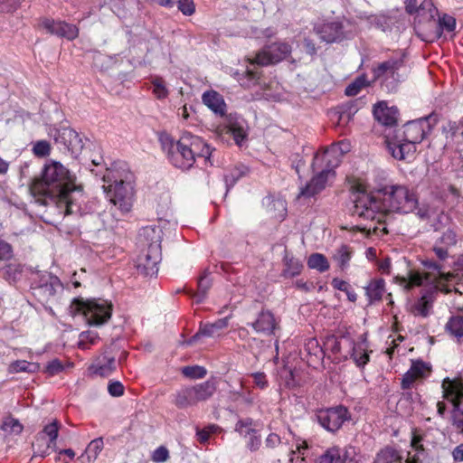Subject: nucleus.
Returning a JSON list of instances; mask_svg holds the SVG:
<instances>
[{
	"instance_id": "nucleus-55",
	"label": "nucleus",
	"mask_w": 463,
	"mask_h": 463,
	"mask_svg": "<svg viewBox=\"0 0 463 463\" xmlns=\"http://www.w3.org/2000/svg\"><path fill=\"white\" fill-rule=\"evenodd\" d=\"M437 241L446 247L455 246L458 241L457 234L452 229H448Z\"/></svg>"
},
{
	"instance_id": "nucleus-63",
	"label": "nucleus",
	"mask_w": 463,
	"mask_h": 463,
	"mask_svg": "<svg viewBox=\"0 0 463 463\" xmlns=\"http://www.w3.org/2000/svg\"><path fill=\"white\" fill-rule=\"evenodd\" d=\"M438 241H436L435 245L433 246V252L437 256L439 261L446 260L449 257L448 248L446 246L439 245Z\"/></svg>"
},
{
	"instance_id": "nucleus-36",
	"label": "nucleus",
	"mask_w": 463,
	"mask_h": 463,
	"mask_svg": "<svg viewBox=\"0 0 463 463\" xmlns=\"http://www.w3.org/2000/svg\"><path fill=\"white\" fill-rule=\"evenodd\" d=\"M234 430L242 438L247 439L257 430L256 422L250 418L238 420Z\"/></svg>"
},
{
	"instance_id": "nucleus-1",
	"label": "nucleus",
	"mask_w": 463,
	"mask_h": 463,
	"mask_svg": "<svg viewBox=\"0 0 463 463\" xmlns=\"http://www.w3.org/2000/svg\"><path fill=\"white\" fill-rule=\"evenodd\" d=\"M418 197L404 185L385 186L382 197L357 192L354 199L353 215L381 223L392 213L407 214L418 207Z\"/></svg>"
},
{
	"instance_id": "nucleus-4",
	"label": "nucleus",
	"mask_w": 463,
	"mask_h": 463,
	"mask_svg": "<svg viewBox=\"0 0 463 463\" xmlns=\"http://www.w3.org/2000/svg\"><path fill=\"white\" fill-rule=\"evenodd\" d=\"M133 175L125 162L111 163L103 175L102 189L107 200L122 213L131 210L134 198Z\"/></svg>"
},
{
	"instance_id": "nucleus-49",
	"label": "nucleus",
	"mask_w": 463,
	"mask_h": 463,
	"mask_svg": "<svg viewBox=\"0 0 463 463\" xmlns=\"http://www.w3.org/2000/svg\"><path fill=\"white\" fill-rule=\"evenodd\" d=\"M153 93L154 95L159 99H163L168 96V90L165 86V83L162 78H155L152 80Z\"/></svg>"
},
{
	"instance_id": "nucleus-22",
	"label": "nucleus",
	"mask_w": 463,
	"mask_h": 463,
	"mask_svg": "<svg viewBox=\"0 0 463 463\" xmlns=\"http://www.w3.org/2000/svg\"><path fill=\"white\" fill-rule=\"evenodd\" d=\"M354 340V338L350 334H345L338 337L332 335L327 337L326 345L337 358L347 360L351 354Z\"/></svg>"
},
{
	"instance_id": "nucleus-10",
	"label": "nucleus",
	"mask_w": 463,
	"mask_h": 463,
	"mask_svg": "<svg viewBox=\"0 0 463 463\" xmlns=\"http://www.w3.org/2000/svg\"><path fill=\"white\" fill-rule=\"evenodd\" d=\"M443 397L453 404L451 412L452 425L458 433H463V381L461 379L445 378L441 383Z\"/></svg>"
},
{
	"instance_id": "nucleus-40",
	"label": "nucleus",
	"mask_w": 463,
	"mask_h": 463,
	"mask_svg": "<svg viewBox=\"0 0 463 463\" xmlns=\"http://www.w3.org/2000/svg\"><path fill=\"white\" fill-rule=\"evenodd\" d=\"M40 366L35 363H29L24 360H17L9 364L8 372L10 373H17L22 372L35 373L39 370Z\"/></svg>"
},
{
	"instance_id": "nucleus-60",
	"label": "nucleus",
	"mask_w": 463,
	"mask_h": 463,
	"mask_svg": "<svg viewBox=\"0 0 463 463\" xmlns=\"http://www.w3.org/2000/svg\"><path fill=\"white\" fill-rule=\"evenodd\" d=\"M418 380V377L413 373L411 368L403 374L402 379V388L403 390L410 389L413 386L414 383Z\"/></svg>"
},
{
	"instance_id": "nucleus-62",
	"label": "nucleus",
	"mask_w": 463,
	"mask_h": 463,
	"mask_svg": "<svg viewBox=\"0 0 463 463\" xmlns=\"http://www.w3.org/2000/svg\"><path fill=\"white\" fill-rule=\"evenodd\" d=\"M20 273V269L17 266L7 265L4 269L5 279L9 282H14L17 279V275Z\"/></svg>"
},
{
	"instance_id": "nucleus-31",
	"label": "nucleus",
	"mask_w": 463,
	"mask_h": 463,
	"mask_svg": "<svg viewBox=\"0 0 463 463\" xmlns=\"http://www.w3.org/2000/svg\"><path fill=\"white\" fill-rule=\"evenodd\" d=\"M364 290L370 303L379 301L385 292V281L381 278L372 279Z\"/></svg>"
},
{
	"instance_id": "nucleus-33",
	"label": "nucleus",
	"mask_w": 463,
	"mask_h": 463,
	"mask_svg": "<svg viewBox=\"0 0 463 463\" xmlns=\"http://www.w3.org/2000/svg\"><path fill=\"white\" fill-rule=\"evenodd\" d=\"M415 15L420 23L422 21L431 22L438 15V8L431 0H423L419 5Z\"/></svg>"
},
{
	"instance_id": "nucleus-14",
	"label": "nucleus",
	"mask_w": 463,
	"mask_h": 463,
	"mask_svg": "<svg viewBox=\"0 0 463 463\" xmlns=\"http://www.w3.org/2000/svg\"><path fill=\"white\" fill-rule=\"evenodd\" d=\"M41 26L48 33L58 37L74 40L78 37L79 30L74 24H68L60 20L52 18H43L41 21Z\"/></svg>"
},
{
	"instance_id": "nucleus-39",
	"label": "nucleus",
	"mask_w": 463,
	"mask_h": 463,
	"mask_svg": "<svg viewBox=\"0 0 463 463\" xmlns=\"http://www.w3.org/2000/svg\"><path fill=\"white\" fill-rule=\"evenodd\" d=\"M284 262L286 268L283 270V274L285 277L292 278L300 274L303 269L301 260L286 255L284 258Z\"/></svg>"
},
{
	"instance_id": "nucleus-9",
	"label": "nucleus",
	"mask_w": 463,
	"mask_h": 463,
	"mask_svg": "<svg viewBox=\"0 0 463 463\" xmlns=\"http://www.w3.org/2000/svg\"><path fill=\"white\" fill-rule=\"evenodd\" d=\"M216 383L208 380L192 386H185L174 394V404L180 409H186L206 402L216 392Z\"/></svg>"
},
{
	"instance_id": "nucleus-53",
	"label": "nucleus",
	"mask_w": 463,
	"mask_h": 463,
	"mask_svg": "<svg viewBox=\"0 0 463 463\" xmlns=\"http://www.w3.org/2000/svg\"><path fill=\"white\" fill-rule=\"evenodd\" d=\"M364 86H366V79L364 77H358L346 87L345 94L347 96H355Z\"/></svg>"
},
{
	"instance_id": "nucleus-2",
	"label": "nucleus",
	"mask_w": 463,
	"mask_h": 463,
	"mask_svg": "<svg viewBox=\"0 0 463 463\" xmlns=\"http://www.w3.org/2000/svg\"><path fill=\"white\" fill-rule=\"evenodd\" d=\"M422 264L427 268V272L411 270L408 277L396 276L394 279L398 285L407 290L422 285L430 287V291L423 294L410 307L411 313L414 316L427 317L432 309L433 293L451 292L455 288L456 275L452 272H444L442 265L431 260H423Z\"/></svg>"
},
{
	"instance_id": "nucleus-35",
	"label": "nucleus",
	"mask_w": 463,
	"mask_h": 463,
	"mask_svg": "<svg viewBox=\"0 0 463 463\" xmlns=\"http://www.w3.org/2000/svg\"><path fill=\"white\" fill-rule=\"evenodd\" d=\"M446 331L453 336L457 342H463V317H451L446 324Z\"/></svg>"
},
{
	"instance_id": "nucleus-28",
	"label": "nucleus",
	"mask_w": 463,
	"mask_h": 463,
	"mask_svg": "<svg viewBox=\"0 0 463 463\" xmlns=\"http://www.w3.org/2000/svg\"><path fill=\"white\" fill-rule=\"evenodd\" d=\"M228 320L229 318L228 317H224V318H221V319H218L217 321H215L214 323H212V324H205L203 326H201L200 329H199V332L194 335L189 341H188V345H192L193 343H194L201 335H203V336H209V337H212V336H215L216 335L219 334V332L227 327L228 326Z\"/></svg>"
},
{
	"instance_id": "nucleus-30",
	"label": "nucleus",
	"mask_w": 463,
	"mask_h": 463,
	"mask_svg": "<svg viewBox=\"0 0 463 463\" xmlns=\"http://www.w3.org/2000/svg\"><path fill=\"white\" fill-rule=\"evenodd\" d=\"M203 102L215 114L223 115L225 112V102L222 97L214 90L205 91L202 96Z\"/></svg>"
},
{
	"instance_id": "nucleus-56",
	"label": "nucleus",
	"mask_w": 463,
	"mask_h": 463,
	"mask_svg": "<svg viewBox=\"0 0 463 463\" xmlns=\"http://www.w3.org/2000/svg\"><path fill=\"white\" fill-rule=\"evenodd\" d=\"M177 8L186 16H191L195 13V5L193 0H178Z\"/></svg>"
},
{
	"instance_id": "nucleus-15",
	"label": "nucleus",
	"mask_w": 463,
	"mask_h": 463,
	"mask_svg": "<svg viewBox=\"0 0 463 463\" xmlns=\"http://www.w3.org/2000/svg\"><path fill=\"white\" fill-rule=\"evenodd\" d=\"M314 32L317 34L322 42L332 43L341 42L345 39L343 24L338 21L325 22L316 24Z\"/></svg>"
},
{
	"instance_id": "nucleus-45",
	"label": "nucleus",
	"mask_w": 463,
	"mask_h": 463,
	"mask_svg": "<svg viewBox=\"0 0 463 463\" xmlns=\"http://www.w3.org/2000/svg\"><path fill=\"white\" fill-rule=\"evenodd\" d=\"M246 167H234L224 175V182L227 192L235 184V183L245 175Z\"/></svg>"
},
{
	"instance_id": "nucleus-21",
	"label": "nucleus",
	"mask_w": 463,
	"mask_h": 463,
	"mask_svg": "<svg viewBox=\"0 0 463 463\" xmlns=\"http://www.w3.org/2000/svg\"><path fill=\"white\" fill-rule=\"evenodd\" d=\"M373 116L379 123L387 128L384 135L390 132L393 134L396 131L392 128L398 118V109L395 107H388L384 101L379 102L373 108Z\"/></svg>"
},
{
	"instance_id": "nucleus-51",
	"label": "nucleus",
	"mask_w": 463,
	"mask_h": 463,
	"mask_svg": "<svg viewBox=\"0 0 463 463\" xmlns=\"http://www.w3.org/2000/svg\"><path fill=\"white\" fill-rule=\"evenodd\" d=\"M182 373L184 376L193 378V379H201L203 378L207 371L204 367L194 365V366H185L182 369Z\"/></svg>"
},
{
	"instance_id": "nucleus-61",
	"label": "nucleus",
	"mask_w": 463,
	"mask_h": 463,
	"mask_svg": "<svg viewBox=\"0 0 463 463\" xmlns=\"http://www.w3.org/2000/svg\"><path fill=\"white\" fill-rule=\"evenodd\" d=\"M108 392L113 397H119L124 393V386L118 381H112L109 383Z\"/></svg>"
},
{
	"instance_id": "nucleus-42",
	"label": "nucleus",
	"mask_w": 463,
	"mask_h": 463,
	"mask_svg": "<svg viewBox=\"0 0 463 463\" xmlns=\"http://www.w3.org/2000/svg\"><path fill=\"white\" fill-rule=\"evenodd\" d=\"M103 445L104 443L102 439H93L88 445L85 452L79 458V459H83L86 457L89 462L95 461L99 454L101 452Z\"/></svg>"
},
{
	"instance_id": "nucleus-7",
	"label": "nucleus",
	"mask_w": 463,
	"mask_h": 463,
	"mask_svg": "<svg viewBox=\"0 0 463 463\" xmlns=\"http://www.w3.org/2000/svg\"><path fill=\"white\" fill-rule=\"evenodd\" d=\"M69 311L72 316L82 314L89 325L101 326L110 318L112 305L101 298L87 301L75 298L70 305Z\"/></svg>"
},
{
	"instance_id": "nucleus-37",
	"label": "nucleus",
	"mask_w": 463,
	"mask_h": 463,
	"mask_svg": "<svg viewBox=\"0 0 463 463\" xmlns=\"http://www.w3.org/2000/svg\"><path fill=\"white\" fill-rule=\"evenodd\" d=\"M305 351L309 355L308 363H317L324 357V352L315 338L308 339L305 344Z\"/></svg>"
},
{
	"instance_id": "nucleus-50",
	"label": "nucleus",
	"mask_w": 463,
	"mask_h": 463,
	"mask_svg": "<svg viewBox=\"0 0 463 463\" xmlns=\"http://www.w3.org/2000/svg\"><path fill=\"white\" fill-rule=\"evenodd\" d=\"M51 145L46 140L36 141L32 148V151L35 156L45 157L51 154Z\"/></svg>"
},
{
	"instance_id": "nucleus-13",
	"label": "nucleus",
	"mask_w": 463,
	"mask_h": 463,
	"mask_svg": "<svg viewBox=\"0 0 463 463\" xmlns=\"http://www.w3.org/2000/svg\"><path fill=\"white\" fill-rule=\"evenodd\" d=\"M161 260V251L144 248L136 260L137 269L146 277L156 276L158 272V263Z\"/></svg>"
},
{
	"instance_id": "nucleus-59",
	"label": "nucleus",
	"mask_w": 463,
	"mask_h": 463,
	"mask_svg": "<svg viewBox=\"0 0 463 463\" xmlns=\"http://www.w3.org/2000/svg\"><path fill=\"white\" fill-rule=\"evenodd\" d=\"M248 440L246 443V447L250 451H256L260 449L261 445V438L260 434L259 433V430H257L255 433H252L250 436H248Z\"/></svg>"
},
{
	"instance_id": "nucleus-6",
	"label": "nucleus",
	"mask_w": 463,
	"mask_h": 463,
	"mask_svg": "<svg viewBox=\"0 0 463 463\" xmlns=\"http://www.w3.org/2000/svg\"><path fill=\"white\" fill-rule=\"evenodd\" d=\"M75 183V175L71 174L59 161L51 159L46 161L40 178L34 180L31 189L33 192L43 194L54 202Z\"/></svg>"
},
{
	"instance_id": "nucleus-5",
	"label": "nucleus",
	"mask_w": 463,
	"mask_h": 463,
	"mask_svg": "<svg viewBox=\"0 0 463 463\" xmlns=\"http://www.w3.org/2000/svg\"><path fill=\"white\" fill-rule=\"evenodd\" d=\"M431 131L428 118H421L407 122L402 131L396 130L393 134H385V144L388 151L397 160H407L413 157L416 145L421 143Z\"/></svg>"
},
{
	"instance_id": "nucleus-46",
	"label": "nucleus",
	"mask_w": 463,
	"mask_h": 463,
	"mask_svg": "<svg viewBox=\"0 0 463 463\" xmlns=\"http://www.w3.org/2000/svg\"><path fill=\"white\" fill-rule=\"evenodd\" d=\"M456 28V20L452 16L448 14H444L442 17L439 19L438 22V30L435 37L439 38L441 36L442 31L446 30L448 32H453Z\"/></svg>"
},
{
	"instance_id": "nucleus-48",
	"label": "nucleus",
	"mask_w": 463,
	"mask_h": 463,
	"mask_svg": "<svg viewBox=\"0 0 463 463\" xmlns=\"http://www.w3.org/2000/svg\"><path fill=\"white\" fill-rule=\"evenodd\" d=\"M59 422L58 420H54L52 422L47 424L44 428L43 432L49 438V448H54L56 444V439L58 438V432H59Z\"/></svg>"
},
{
	"instance_id": "nucleus-3",
	"label": "nucleus",
	"mask_w": 463,
	"mask_h": 463,
	"mask_svg": "<svg viewBox=\"0 0 463 463\" xmlns=\"http://www.w3.org/2000/svg\"><path fill=\"white\" fill-rule=\"evenodd\" d=\"M159 140L169 162L176 168L190 169L196 156L203 157L211 165L213 164L211 158L214 149L198 136L185 132L175 141L168 135H162Z\"/></svg>"
},
{
	"instance_id": "nucleus-32",
	"label": "nucleus",
	"mask_w": 463,
	"mask_h": 463,
	"mask_svg": "<svg viewBox=\"0 0 463 463\" xmlns=\"http://www.w3.org/2000/svg\"><path fill=\"white\" fill-rule=\"evenodd\" d=\"M402 459L403 457L398 449L385 447L376 454L373 463H402Z\"/></svg>"
},
{
	"instance_id": "nucleus-8",
	"label": "nucleus",
	"mask_w": 463,
	"mask_h": 463,
	"mask_svg": "<svg viewBox=\"0 0 463 463\" xmlns=\"http://www.w3.org/2000/svg\"><path fill=\"white\" fill-rule=\"evenodd\" d=\"M54 203L64 215H84L94 211L93 203L87 199L82 185L77 183L67 189Z\"/></svg>"
},
{
	"instance_id": "nucleus-27",
	"label": "nucleus",
	"mask_w": 463,
	"mask_h": 463,
	"mask_svg": "<svg viewBox=\"0 0 463 463\" xmlns=\"http://www.w3.org/2000/svg\"><path fill=\"white\" fill-rule=\"evenodd\" d=\"M90 370L97 375L107 377L116 370V359L114 356L104 354L95 360Z\"/></svg>"
},
{
	"instance_id": "nucleus-17",
	"label": "nucleus",
	"mask_w": 463,
	"mask_h": 463,
	"mask_svg": "<svg viewBox=\"0 0 463 463\" xmlns=\"http://www.w3.org/2000/svg\"><path fill=\"white\" fill-rule=\"evenodd\" d=\"M330 174L329 170H321L308 183L299 188L298 198H311L321 193L326 187L328 181L333 178Z\"/></svg>"
},
{
	"instance_id": "nucleus-54",
	"label": "nucleus",
	"mask_w": 463,
	"mask_h": 463,
	"mask_svg": "<svg viewBox=\"0 0 463 463\" xmlns=\"http://www.w3.org/2000/svg\"><path fill=\"white\" fill-rule=\"evenodd\" d=\"M92 59L94 66L100 70L107 69L112 61L110 57L99 52H93Z\"/></svg>"
},
{
	"instance_id": "nucleus-34",
	"label": "nucleus",
	"mask_w": 463,
	"mask_h": 463,
	"mask_svg": "<svg viewBox=\"0 0 463 463\" xmlns=\"http://www.w3.org/2000/svg\"><path fill=\"white\" fill-rule=\"evenodd\" d=\"M353 250L348 245L343 244L335 250L333 260L336 261L341 270H345L349 267V262L353 257Z\"/></svg>"
},
{
	"instance_id": "nucleus-52",
	"label": "nucleus",
	"mask_w": 463,
	"mask_h": 463,
	"mask_svg": "<svg viewBox=\"0 0 463 463\" xmlns=\"http://www.w3.org/2000/svg\"><path fill=\"white\" fill-rule=\"evenodd\" d=\"M411 370L415 373L418 379H420L429 374L430 368L428 364L422 361H414L411 364Z\"/></svg>"
},
{
	"instance_id": "nucleus-11",
	"label": "nucleus",
	"mask_w": 463,
	"mask_h": 463,
	"mask_svg": "<svg viewBox=\"0 0 463 463\" xmlns=\"http://www.w3.org/2000/svg\"><path fill=\"white\" fill-rule=\"evenodd\" d=\"M291 50V46L287 43H274L260 51L250 63L260 66L277 63L286 59Z\"/></svg>"
},
{
	"instance_id": "nucleus-18",
	"label": "nucleus",
	"mask_w": 463,
	"mask_h": 463,
	"mask_svg": "<svg viewBox=\"0 0 463 463\" xmlns=\"http://www.w3.org/2000/svg\"><path fill=\"white\" fill-rule=\"evenodd\" d=\"M341 157L339 156V151L335 147L330 146L321 153H317L314 156L312 167L314 170H329L331 172L330 176H335L334 169L340 164Z\"/></svg>"
},
{
	"instance_id": "nucleus-47",
	"label": "nucleus",
	"mask_w": 463,
	"mask_h": 463,
	"mask_svg": "<svg viewBox=\"0 0 463 463\" xmlns=\"http://www.w3.org/2000/svg\"><path fill=\"white\" fill-rule=\"evenodd\" d=\"M1 429L9 434H20L23 431V425L17 419L7 417L4 420Z\"/></svg>"
},
{
	"instance_id": "nucleus-44",
	"label": "nucleus",
	"mask_w": 463,
	"mask_h": 463,
	"mask_svg": "<svg viewBox=\"0 0 463 463\" xmlns=\"http://www.w3.org/2000/svg\"><path fill=\"white\" fill-rule=\"evenodd\" d=\"M227 132L233 137L238 146H241V143L246 137L244 126L241 122H231L228 126Z\"/></svg>"
},
{
	"instance_id": "nucleus-23",
	"label": "nucleus",
	"mask_w": 463,
	"mask_h": 463,
	"mask_svg": "<svg viewBox=\"0 0 463 463\" xmlns=\"http://www.w3.org/2000/svg\"><path fill=\"white\" fill-rule=\"evenodd\" d=\"M352 345L349 358L354 361L357 367L364 368L368 364L372 352L369 350V344L365 335H362L354 338Z\"/></svg>"
},
{
	"instance_id": "nucleus-43",
	"label": "nucleus",
	"mask_w": 463,
	"mask_h": 463,
	"mask_svg": "<svg viewBox=\"0 0 463 463\" xmlns=\"http://www.w3.org/2000/svg\"><path fill=\"white\" fill-rule=\"evenodd\" d=\"M212 287V279L207 272H204L198 280V292L194 295V299L197 303L202 302L208 290Z\"/></svg>"
},
{
	"instance_id": "nucleus-57",
	"label": "nucleus",
	"mask_w": 463,
	"mask_h": 463,
	"mask_svg": "<svg viewBox=\"0 0 463 463\" xmlns=\"http://www.w3.org/2000/svg\"><path fill=\"white\" fill-rule=\"evenodd\" d=\"M63 369L64 365L59 359H52L47 364L45 372L48 373V375L53 376L62 372Z\"/></svg>"
},
{
	"instance_id": "nucleus-25",
	"label": "nucleus",
	"mask_w": 463,
	"mask_h": 463,
	"mask_svg": "<svg viewBox=\"0 0 463 463\" xmlns=\"http://www.w3.org/2000/svg\"><path fill=\"white\" fill-rule=\"evenodd\" d=\"M162 229L156 225L146 226L139 232L140 241L143 247L150 250L157 248L161 251Z\"/></svg>"
},
{
	"instance_id": "nucleus-20",
	"label": "nucleus",
	"mask_w": 463,
	"mask_h": 463,
	"mask_svg": "<svg viewBox=\"0 0 463 463\" xmlns=\"http://www.w3.org/2000/svg\"><path fill=\"white\" fill-rule=\"evenodd\" d=\"M50 135L53 137L56 143L63 145L71 153H76L82 148L79 134L71 128L52 130Z\"/></svg>"
},
{
	"instance_id": "nucleus-12",
	"label": "nucleus",
	"mask_w": 463,
	"mask_h": 463,
	"mask_svg": "<svg viewBox=\"0 0 463 463\" xmlns=\"http://www.w3.org/2000/svg\"><path fill=\"white\" fill-rule=\"evenodd\" d=\"M319 424L327 431L335 432L350 420L351 415L345 406L332 407L317 413Z\"/></svg>"
},
{
	"instance_id": "nucleus-64",
	"label": "nucleus",
	"mask_w": 463,
	"mask_h": 463,
	"mask_svg": "<svg viewBox=\"0 0 463 463\" xmlns=\"http://www.w3.org/2000/svg\"><path fill=\"white\" fill-rule=\"evenodd\" d=\"M13 251L9 243L0 240V260H7L12 258Z\"/></svg>"
},
{
	"instance_id": "nucleus-24",
	"label": "nucleus",
	"mask_w": 463,
	"mask_h": 463,
	"mask_svg": "<svg viewBox=\"0 0 463 463\" xmlns=\"http://www.w3.org/2000/svg\"><path fill=\"white\" fill-rule=\"evenodd\" d=\"M252 328L260 334L271 335L278 328V322L270 311H261L256 320L250 324Z\"/></svg>"
},
{
	"instance_id": "nucleus-29",
	"label": "nucleus",
	"mask_w": 463,
	"mask_h": 463,
	"mask_svg": "<svg viewBox=\"0 0 463 463\" xmlns=\"http://www.w3.org/2000/svg\"><path fill=\"white\" fill-rule=\"evenodd\" d=\"M43 283L35 288V295L48 299L55 295L56 290L61 287L60 279L55 276L45 275L43 278Z\"/></svg>"
},
{
	"instance_id": "nucleus-38",
	"label": "nucleus",
	"mask_w": 463,
	"mask_h": 463,
	"mask_svg": "<svg viewBox=\"0 0 463 463\" xmlns=\"http://www.w3.org/2000/svg\"><path fill=\"white\" fill-rule=\"evenodd\" d=\"M411 447L415 449L413 455L409 452L406 463H426L428 455L422 445L419 444L418 438L414 437L411 440Z\"/></svg>"
},
{
	"instance_id": "nucleus-41",
	"label": "nucleus",
	"mask_w": 463,
	"mask_h": 463,
	"mask_svg": "<svg viewBox=\"0 0 463 463\" xmlns=\"http://www.w3.org/2000/svg\"><path fill=\"white\" fill-rule=\"evenodd\" d=\"M307 266L309 269H317L319 272H325L330 267L327 259L321 253L311 254L307 259Z\"/></svg>"
},
{
	"instance_id": "nucleus-58",
	"label": "nucleus",
	"mask_w": 463,
	"mask_h": 463,
	"mask_svg": "<svg viewBox=\"0 0 463 463\" xmlns=\"http://www.w3.org/2000/svg\"><path fill=\"white\" fill-rule=\"evenodd\" d=\"M168 449L164 446H160L156 449H155L151 457L152 460L156 463L165 462L168 459Z\"/></svg>"
},
{
	"instance_id": "nucleus-16",
	"label": "nucleus",
	"mask_w": 463,
	"mask_h": 463,
	"mask_svg": "<svg viewBox=\"0 0 463 463\" xmlns=\"http://www.w3.org/2000/svg\"><path fill=\"white\" fill-rule=\"evenodd\" d=\"M404 52H399L389 60L378 64V66L373 71L374 78L380 79L390 76L391 78L398 80V72L404 67Z\"/></svg>"
},
{
	"instance_id": "nucleus-19",
	"label": "nucleus",
	"mask_w": 463,
	"mask_h": 463,
	"mask_svg": "<svg viewBox=\"0 0 463 463\" xmlns=\"http://www.w3.org/2000/svg\"><path fill=\"white\" fill-rule=\"evenodd\" d=\"M356 457L354 447L344 449L333 447L319 457L317 463H358Z\"/></svg>"
},
{
	"instance_id": "nucleus-26",
	"label": "nucleus",
	"mask_w": 463,
	"mask_h": 463,
	"mask_svg": "<svg viewBox=\"0 0 463 463\" xmlns=\"http://www.w3.org/2000/svg\"><path fill=\"white\" fill-rule=\"evenodd\" d=\"M442 134L446 138L444 147L453 149L458 142L459 135H463V121H448L442 126Z\"/></svg>"
}]
</instances>
